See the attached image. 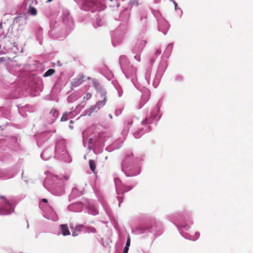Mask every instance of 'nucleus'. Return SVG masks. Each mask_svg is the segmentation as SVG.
Returning a JSON list of instances; mask_svg holds the SVG:
<instances>
[{
	"instance_id": "obj_1",
	"label": "nucleus",
	"mask_w": 253,
	"mask_h": 253,
	"mask_svg": "<svg viewBox=\"0 0 253 253\" xmlns=\"http://www.w3.org/2000/svg\"><path fill=\"white\" fill-rule=\"evenodd\" d=\"M106 93L105 92H103L102 95L103 96V100L98 101V102H97V104L96 105L90 106L88 109L84 111V115L89 116L93 112L95 111L97 108L99 109V108L98 107V106L100 105L103 106L106 101Z\"/></svg>"
},
{
	"instance_id": "obj_2",
	"label": "nucleus",
	"mask_w": 253,
	"mask_h": 253,
	"mask_svg": "<svg viewBox=\"0 0 253 253\" xmlns=\"http://www.w3.org/2000/svg\"><path fill=\"white\" fill-rule=\"evenodd\" d=\"M84 4L88 7H92L94 10H101L103 8V4L97 0H91L90 1H86Z\"/></svg>"
},
{
	"instance_id": "obj_3",
	"label": "nucleus",
	"mask_w": 253,
	"mask_h": 253,
	"mask_svg": "<svg viewBox=\"0 0 253 253\" xmlns=\"http://www.w3.org/2000/svg\"><path fill=\"white\" fill-rule=\"evenodd\" d=\"M85 76L83 74H80L77 78L73 79L72 82V85L74 87H77L81 85L84 81Z\"/></svg>"
},
{
	"instance_id": "obj_4",
	"label": "nucleus",
	"mask_w": 253,
	"mask_h": 253,
	"mask_svg": "<svg viewBox=\"0 0 253 253\" xmlns=\"http://www.w3.org/2000/svg\"><path fill=\"white\" fill-rule=\"evenodd\" d=\"M70 228L72 230V235L73 236H76L78 235L79 233L82 230L84 226L83 225H77L75 228L73 226L70 225Z\"/></svg>"
},
{
	"instance_id": "obj_5",
	"label": "nucleus",
	"mask_w": 253,
	"mask_h": 253,
	"mask_svg": "<svg viewBox=\"0 0 253 253\" xmlns=\"http://www.w3.org/2000/svg\"><path fill=\"white\" fill-rule=\"evenodd\" d=\"M61 230L62 234L63 236H67L70 235V231L69 230L68 226L67 224H61L60 225Z\"/></svg>"
},
{
	"instance_id": "obj_6",
	"label": "nucleus",
	"mask_w": 253,
	"mask_h": 253,
	"mask_svg": "<svg viewBox=\"0 0 253 253\" xmlns=\"http://www.w3.org/2000/svg\"><path fill=\"white\" fill-rule=\"evenodd\" d=\"M139 4L140 3L139 0H130L129 1V5L131 7L138 6Z\"/></svg>"
},
{
	"instance_id": "obj_7",
	"label": "nucleus",
	"mask_w": 253,
	"mask_h": 253,
	"mask_svg": "<svg viewBox=\"0 0 253 253\" xmlns=\"http://www.w3.org/2000/svg\"><path fill=\"white\" fill-rule=\"evenodd\" d=\"M89 167L90 169L94 172L96 169V164L95 162L93 160H90L89 161Z\"/></svg>"
},
{
	"instance_id": "obj_8",
	"label": "nucleus",
	"mask_w": 253,
	"mask_h": 253,
	"mask_svg": "<svg viewBox=\"0 0 253 253\" xmlns=\"http://www.w3.org/2000/svg\"><path fill=\"white\" fill-rule=\"evenodd\" d=\"M28 12L30 13L32 15H36L37 14V9L33 7V6H30L28 9Z\"/></svg>"
},
{
	"instance_id": "obj_9",
	"label": "nucleus",
	"mask_w": 253,
	"mask_h": 253,
	"mask_svg": "<svg viewBox=\"0 0 253 253\" xmlns=\"http://www.w3.org/2000/svg\"><path fill=\"white\" fill-rule=\"evenodd\" d=\"M54 69H50L48 70L43 75V76L45 77H48L52 75L55 73Z\"/></svg>"
},
{
	"instance_id": "obj_10",
	"label": "nucleus",
	"mask_w": 253,
	"mask_h": 253,
	"mask_svg": "<svg viewBox=\"0 0 253 253\" xmlns=\"http://www.w3.org/2000/svg\"><path fill=\"white\" fill-rule=\"evenodd\" d=\"M0 198L3 199V203L4 204L5 206H8L9 207V208H11V204L9 203L8 201L6 200V199H5L4 197L1 196L0 197Z\"/></svg>"
},
{
	"instance_id": "obj_11",
	"label": "nucleus",
	"mask_w": 253,
	"mask_h": 253,
	"mask_svg": "<svg viewBox=\"0 0 253 253\" xmlns=\"http://www.w3.org/2000/svg\"><path fill=\"white\" fill-rule=\"evenodd\" d=\"M84 228L86 229V232L88 233H95L96 232V229L93 227H84Z\"/></svg>"
},
{
	"instance_id": "obj_12",
	"label": "nucleus",
	"mask_w": 253,
	"mask_h": 253,
	"mask_svg": "<svg viewBox=\"0 0 253 253\" xmlns=\"http://www.w3.org/2000/svg\"><path fill=\"white\" fill-rule=\"evenodd\" d=\"M69 115V114L68 113H65L64 114H63L61 119V121L62 122H65L66 121H67L68 119V116Z\"/></svg>"
},
{
	"instance_id": "obj_13",
	"label": "nucleus",
	"mask_w": 253,
	"mask_h": 253,
	"mask_svg": "<svg viewBox=\"0 0 253 253\" xmlns=\"http://www.w3.org/2000/svg\"><path fill=\"white\" fill-rule=\"evenodd\" d=\"M91 96H92V94L88 92L84 97L83 99L84 100H87L89 99L91 97Z\"/></svg>"
},
{
	"instance_id": "obj_14",
	"label": "nucleus",
	"mask_w": 253,
	"mask_h": 253,
	"mask_svg": "<svg viewBox=\"0 0 253 253\" xmlns=\"http://www.w3.org/2000/svg\"><path fill=\"white\" fill-rule=\"evenodd\" d=\"M130 238L129 237L127 238L125 247H127V248H129V247L130 246Z\"/></svg>"
},
{
	"instance_id": "obj_15",
	"label": "nucleus",
	"mask_w": 253,
	"mask_h": 253,
	"mask_svg": "<svg viewBox=\"0 0 253 253\" xmlns=\"http://www.w3.org/2000/svg\"><path fill=\"white\" fill-rule=\"evenodd\" d=\"M128 249L129 248H127V247H125L123 253H128Z\"/></svg>"
},
{
	"instance_id": "obj_16",
	"label": "nucleus",
	"mask_w": 253,
	"mask_h": 253,
	"mask_svg": "<svg viewBox=\"0 0 253 253\" xmlns=\"http://www.w3.org/2000/svg\"><path fill=\"white\" fill-rule=\"evenodd\" d=\"M42 201L45 203H47V200L46 199H42Z\"/></svg>"
},
{
	"instance_id": "obj_17",
	"label": "nucleus",
	"mask_w": 253,
	"mask_h": 253,
	"mask_svg": "<svg viewBox=\"0 0 253 253\" xmlns=\"http://www.w3.org/2000/svg\"><path fill=\"white\" fill-rule=\"evenodd\" d=\"M161 53V51L159 49H158L156 52V54H160Z\"/></svg>"
},
{
	"instance_id": "obj_18",
	"label": "nucleus",
	"mask_w": 253,
	"mask_h": 253,
	"mask_svg": "<svg viewBox=\"0 0 253 253\" xmlns=\"http://www.w3.org/2000/svg\"><path fill=\"white\" fill-rule=\"evenodd\" d=\"M97 84H96V83H94V86H95V87L96 88H97Z\"/></svg>"
},
{
	"instance_id": "obj_19",
	"label": "nucleus",
	"mask_w": 253,
	"mask_h": 253,
	"mask_svg": "<svg viewBox=\"0 0 253 253\" xmlns=\"http://www.w3.org/2000/svg\"><path fill=\"white\" fill-rule=\"evenodd\" d=\"M64 178L66 179V180H68V178H69V177L67 176H64Z\"/></svg>"
},
{
	"instance_id": "obj_20",
	"label": "nucleus",
	"mask_w": 253,
	"mask_h": 253,
	"mask_svg": "<svg viewBox=\"0 0 253 253\" xmlns=\"http://www.w3.org/2000/svg\"><path fill=\"white\" fill-rule=\"evenodd\" d=\"M52 0H47V1L49 2H51V1H52Z\"/></svg>"
},
{
	"instance_id": "obj_21",
	"label": "nucleus",
	"mask_w": 253,
	"mask_h": 253,
	"mask_svg": "<svg viewBox=\"0 0 253 253\" xmlns=\"http://www.w3.org/2000/svg\"><path fill=\"white\" fill-rule=\"evenodd\" d=\"M87 79L89 80H90V77H87Z\"/></svg>"
},
{
	"instance_id": "obj_22",
	"label": "nucleus",
	"mask_w": 253,
	"mask_h": 253,
	"mask_svg": "<svg viewBox=\"0 0 253 253\" xmlns=\"http://www.w3.org/2000/svg\"><path fill=\"white\" fill-rule=\"evenodd\" d=\"M70 123H73V121H70Z\"/></svg>"
}]
</instances>
